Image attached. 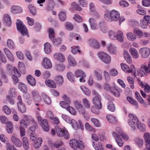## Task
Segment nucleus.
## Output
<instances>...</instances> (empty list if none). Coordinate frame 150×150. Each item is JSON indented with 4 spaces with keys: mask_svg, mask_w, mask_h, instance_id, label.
<instances>
[{
    "mask_svg": "<svg viewBox=\"0 0 150 150\" xmlns=\"http://www.w3.org/2000/svg\"><path fill=\"white\" fill-rule=\"evenodd\" d=\"M74 105L79 112L83 111L85 109L81 101L77 100L74 101Z\"/></svg>",
    "mask_w": 150,
    "mask_h": 150,
    "instance_id": "obj_18",
    "label": "nucleus"
},
{
    "mask_svg": "<svg viewBox=\"0 0 150 150\" xmlns=\"http://www.w3.org/2000/svg\"><path fill=\"white\" fill-rule=\"evenodd\" d=\"M13 74H12V78L13 79V83L16 84L19 81L17 77L20 76L21 74L18 71L17 69L16 68H14L13 69Z\"/></svg>",
    "mask_w": 150,
    "mask_h": 150,
    "instance_id": "obj_19",
    "label": "nucleus"
},
{
    "mask_svg": "<svg viewBox=\"0 0 150 150\" xmlns=\"http://www.w3.org/2000/svg\"><path fill=\"white\" fill-rule=\"evenodd\" d=\"M56 132L58 136L63 137L65 139L69 138V134L67 130L64 127L61 129L58 126H55Z\"/></svg>",
    "mask_w": 150,
    "mask_h": 150,
    "instance_id": "obj_4",
    "label": "nucleus"
},
{
    "mask_svg": "<svg viewBox=\"0 0 150 150\" xmlns=\"http://www.w3.org/2000/svg\"><path fill=\"white\" fill-rule=\"evenodd\" d=\"M8 123L7 124L6 130L8 133L10 134L13 132V125L11 122Z\"/></svg>",
    "mask_w": 150,
    "mask_h": 150,
    "instance_id": "obj_46",
    "label": "nucleus"
},
{
    "mask_svg": "<svg viewBox=\"0 0 150 150\" xmlns=\"http://www.w3.org/2000/svg\"><path fill=\"white\" fill-rule=\"evenodd\" d=\"M58 17L61 21H64L66 20L67 16L65 12L62 11L59 13Z\"/></svg>",
    "mask_w": 150,
    "mask_h": 150,
    "instance_id": "obj_40",
    "label": "nucleus"
},
{
    "mask_svg": "<svg viewBox=\"0 0 150 150\" xmlns=\"http://www.w3.org/2000/svg\"><path fill=\"white\" fill-rule=\"evenodd\" d=\"M8 47L10 49L14 50L15 49L16 46L14 42L11 39H8L7 42Z\"/></svg>",
    "mask_w": 150,
    "mask_h": 150,
    "instance_id": "obj_49",
    "label": "nucleus"
},
{
    "mask_svg": "<svg viewBox=\"0 0 150 150\" xmlns=\"http://www.w3.org/2000/svg\"><path fill=\"white\" fill-rule=\"evenodd\" d=\"M101 109L96 107L94 105L92 106L91 108V112L97 115H98L100 113L99 110Z\"/></svg>",
    "mask_w": 150,
    "mask_h": 150,
    "instance_id": "obj_53",
    "label": "nucleus"
},
{
    "mask_svg": "<svg viewBox=\"0 0 150 150\" xmlns=\"http://www.w3.org/2000/svg\"><path fill=\"white\" fill-rule=\"evenodd\" d=\"M99 28L101 31L104 33H106L108 30V28L106 23L103 21L99 22Z\"/></svg>",
    "mask_w": 150,
    "mask_h": 150,
    "instance_id": "obj_26",
    "label": "nucleus"
},
{
    "mask_svg": "<svg viewBox=\"0 0 150 150\" xmlns=\"http://www.w3.org/2000/svg\"><path fill=\"white\" fill-rule=\"evenodd\" d=\"M106 118L108 121L112 123H116L117 121V119L115 117L112 115L109 114L106 116Z\"/></svg>",
    "mask_w": 150,
    "mask_h": 150,
    "instance_id": "obj_33",
    "label": "nucleus"
},
{
    "mask_svg": "<svg viewBox=\"0 0 150 150\" xmlns=\"http://www.w3.org/2000/svg\"><path fill=\"white\" fill-rule=\"evenodd\" d=\"M69 145L72 148L75 149L78 148L81 149L83 147V145L80 143L77 140L74 139H73L70 141Z\"/></svg>",
    "mask_w": 150,
    "mask_h": 150,
    "instance_id": "obj_11",
    "label": "nucleus"
},
{
    "mask_svg": "<svg viewBox=\"0 0 150 150\" xmlns=\"http://www.w3.org/2000/svg\"><path fill=\"white\" fill-rule=\"evenodd\" d=\"M107 49L109 52L112 54H115L117 52V48L116 46L112 43L108 44L107 45Z\"/></svg>",
    "mask_w": 150,
    "mask_h": 150,
    "instance_id": "obj_20",
    "label": "nucleus"
},
{
    "mask_svg": "<svg viewBox=\"0 0 150 150\" xmlns=\"http://www.w3.org/2000/svg\"><path fill=\"white\" fill-rule=\"evenodd\" d=\"M133 32L136 36H137L138 38H140L143 35V33L142 31L139 29L135 28L133 30Z\"/></svg>",
    "mask_w": 150,
    "mask_h": 150,
    "instance_id": "obj_36",
    "label": "nucleus"
},
{
    "mask_svg": "<svg viewBox=\"0 0 150 150\" xmlns=\"http://www.w3.org/2000/svg\"><path fill=\"white\" fill-rule=\"evenodd\" d=\"M39 122L40 123L42 129L45 131L47 132L50 129L47 121L46 119L42 120V118L40 116H37Z\"/></svg>",
    "mask_w": 150,
    "mask_h": 150,
    "instance_id": "obj_7",
    "label": "nucleus"
},
{
    "mask_svg": "<svg viewBox=\"0 0 150 150\" xmlns=\"http://www.w3.org/2000/svg\"><path fill=\"white\" fill-rule=\"evenodd\" d=\"M18 68L21 73L25 74L26 73L24 63L22 62H19L18 63Z\"/></svg>",
    "mask_w": 150,
    "mask_h": 150,
    "instance_id": "obj_37",
    "label": "nucleus"
},
{
    "mask_svg": "<svg viewBox=\"0 0 150 150\" xmlns=\"http://www.w3.org/2000/svg\"><path fill=\"white\" fill-rule=\"evenodd\" d=\"M140 54L142 58H147L150 55V49L147 47H144L139 50Z\"/></svg>",
    "mask_w": 150,
    "mask_h": 150,
    "instance_id": "obj_8",
    "label": "nucleus"
},
{
    "mask_svg": "<svg viewBox=\"0 0 150 150\" xmlns=\"http://www.w3.org/2000/svg\"><path fill=\"white\" fill-rule=\"evenodd\" d=\"M93 105L99 108H102V105L101 103V99L100 96H96L92 100Z\"/></svg>",
    "mask_w": 150,
    "mask_h": 150,
    "instance_id": "obj_15",
    "label": "nucleus"
},
{
    "mask_svg": "<svg viewBox=\"0 0 150 150\" xmlns=\"http://www.w3.org/2000/svg\"><path fill=\"white\" fill-rule=\"evenodd\" d=\"M73 19L77 23H80L82 22L83 21L82 17L77 14L74 15L73 17Z\"/></svg>",
    "mask_w": 150,
    "mask_h": 150,
    "instance_id": "obj_59",
    "label": "nucleus"
},
{
    "mask_svg": "<svg viewBox=\"0 0 150 150\" xmlns=\"http://www.w3.org/2000/svg\"><path fill=\"white\" fill-rule=\"evenodd\" d=\"M93 146L96 150H103V148L102 144L100 142H98V144H95L94 142H93Z\"/></svg>",
    "mask_w": 150,
    "mask_h": 150,
    "instance_id": "obj_43",
    "label": "nucleus"
},
{
    "mask_svg": "<svg viewBox=\"0 0 150 150\" xmlns=\"http://www.w3.org/2000/svg\"><path fill=\"white\" fill-rule=\"evenodd\" d=\"M30 13L33 15L35 16L37 14L36 10L35 7L31 5H30L28 7Z\"/></svg>",
    "mask_w": 150,
    "mask_h": 150,
    "instance_id": "obj_56",
    "label": "nucleus"
},
{
    "mask_svg": "<svg viewBox=\"0 0 150 150\" xmlns=\"http://www.w3.org/2000/svg\"><path fill=\"white\" fill-rule=\"evenodd\" d=\"M45 83L48 87L55 88L56 87V85L54 82L52 80L46 79L45 81Z\"/></svg>",
    "mask_w": 150,
    "mask_h": 150,
    "instance_id": "obj_34",
    "label": "nucleus"
},
{
    "mask_svg": "<svg viewBox=\"0 0 150 150\" xmlns=\"http://www.w3.org/2000/svg\"><path fill=\"white\" fill-rule=\"evenodd\" d=\"M115 40H117L120 42H123L124 41V36L123 32L120 30L116 31Z\"/></svg>",
    "mask_w": 150,
    "mask_h": 150,
    "instance_id": "obj_23",
    "label": "nucleus"
},
{
    "mask_svg": "<svg viewBox=\"0 0 150 150\" xmlns=\"http://www.w3.org/2000/svg\"><path fill=\"white\" fill-rule=\"evenodd\" d=\"M91 121L94 124L95 126L97 127L100 126L101 124L99 120L95 118H92L91 119Z\"/></svg>",
    "mask_w": 150,
    "mask_h": 150,
    "instance_id": "obj_55",
    "label": "nucleus"
},
{
    "mask_svg": "<svg viewBox=\"0 0 150 150\" xmlns=\"http://www.w3.org/2000/svg\"><path fill=\"white\" fill-rule=\"evenodd\" d=\"M98 55L100 59L104 63L108 64L111 62V57L107 53L100 52L98 53Z\"/></svg>",
    "mask_w": 150,
    "mask_h": 150,
    "instance_id": "obj_5",
    "label": "nucleus"
},
{
    "mask_svg": "<svg viewBox=\"0 0 150 150\" xmlns=\"http://www.w3.org/2000/svg\"><path fill=\"white\" fill-rule=\"evenodd\" d=\"M67 76L68 79L71 82H74L75 81L74 79V75L71 72H69L67 73Z\"/></svg>",
    "mask_w": 150,
    "mask_h": 150,
    "instance_id": "obj_57",
    "label": "nucleus"
},
{
    "mask_svg": "<svg viewBox=\"0 0 150 150\" xmlns=\"http://www.w3.org/2000/svg\"><path fill=\"white\" fill-rule=\"evenodd\" d=\"M0 139L2 142L6 143V144L8 142H9L7 138L4 134H1L0 135Z\"/></svg>",
    "mask_w": 150,
    "mask_h": 150,
    "instance_id": "obj_62",
    "label": "nucleus"
},
{
    "mask_svg": "<svg viewBox=\"0 0 150 150\" xmlns=\"http://www.w3.org/2000/svg\"><path fill=\"white\" fill-rule=\"evenodd\" d=\"M18 88L22 92L26 93L27 91L26 86L24 84L20 83L18 85Z\"/></svg>",
    "mask_w": 150,
    "mask_h": 150,
    "instance_id": "obj_50",
    "label": "nucleus"
},
{
    "mask_svg": "<svg viewBox=\"0 0 150 150\" xmlns=\"http://www.w3.org/2000/svg\"><path fill=\"white\" fill-rule=\"evenodd\" d=\"M66 29L68 30L71 31L73 30L74 28L73 24L70 22H66L64 24Z\"/></svg>",
    "mask_w": 150,
    "mask_h": 150,
    "instance_id": "obj_51",
    "label": "nucleus"
},
{
    "mask_svg": "<svg viewBox=\"0 0 150 150\" xmlns=\"http://www.w3.org/2000/svg\"><path fill=\"white\" fill-rule=\"evenodd\" d=\"M129 53L132 57L137 59L139 57V54L137 50L133 47H131L129 50Z\"/></svg>",
    "mask_w": 150,
    "mask_h": 150,
    "instance_id": "obj_22",
    "label": "nucleus"
},
{
    "mask_svg": "<svg viewBox=\"0 0 150 150\" xmlns=\"http://www.w3.org/2000/svg\"><path fill=\"white\" fill-rule=\"evenodd\" d=\"M67 60L69 64L71 66H74L77 64V63L74 57L71 54L68 55Z\"/></svg>",
    "mask_w": 150,
    "mask_h": 150,
    "instance_id": "obj_28",
    "label": "nucleus"
},
{
    "mask_svg": "<svg viewBox=\"0 0 150 150\" xmlns=\"http://www.w3.org/2000/svg\"><path fill=\"white\" fill-rule=\"evenodd\" d=\"M87 43L90 47L94 49H98L100 47L99 42L96 39L94 38L89 39Z\"/></svg>",
    "mask_w": 150,
    "mask_h": 150,
    "instance_id": "obj_9",
    "label": "nucleus"
},
{
    "mask_svg": "<svg viewBox=\"0 0 150 150\" xmlns=\"http://www.w3.org/2000/svg\"><path fill=\"white\" fill-rule=\"evenodd\" d=\"M74 74L76 77H80L79 81L81 82H85L86 77L85 73L82 70L77 69L75 71Z\"/></svg>",
    "mask_w": 150,
    "mask_h": 150,
    "instance_id": "obj_10",
    "label": "nucleus"
},
{
    "mask_svg": "<svg viewBox=\"0 0 150 150\" xmlns=\"http://www.w3.org/2000/svg\"><path fill=\"white\" fill-rule=\"evenodd\" d=\"M42 67L46 69H50L52 67V64L50 59L47 57H44L42 62Z\"/></svg>",
    "mask_w": 150,
    "mask_h": 150,
    "instance_id": "obj_14",
    "label": "nucleus"
},
{
    "mask_svg": "<svg viewBox=\"0 0 150 150\" xmlns=\"http://www.w3.org/2000/svg\"><path fill=\"white\" fill-rule=\"evenodd\" d=\"M112 135L115 138V141L119 146L120 147L123 146L124 142L120 136L115 132H112Z\"/></svg>",
    "mask_w": 150,
    "mask_h": 150,
    "instance_id": "obj_16",
    "label": "nucleus"
},
{
    "mask_svg": "<svg viewBox=\"0 0 150 150\" xmlns=\"http://www.w3.org/2000/svg\"><path fill=\"white\" fill-rule=\"evenodd\" d=\"M9 95L6 96L7 100L11 105H13L14 101L12 97L15 98L17 96V92L14 88H10L8 92Z\"/></svg>",
    "mask_w": 150,
    "mask_h": 150,
    "instance_id": "obj_6",
    "label": "nucleus"
},
{
    "mask_svg": "<svg viewBox=\"0 0 150 150\" xmlns=\"http://www.w3.org/2000/svg\"><path fill=\"white\" fill-rule=\"evenodd\" d=\"M124 57L127 62L130 64L132 63V57L127 51L124 50L123 52Z\"/></svg>",
    "mask_w": 150,
    "mask_h": 150,
    "instance_id": "obj_30",
    "label": "nucleus"
},
{
    "mask_svg": "<svg viewBox=\"0 0 150 150\" xmlns=\"http://www.w3.org/2000/svg\"><path fill=\"white\" fill-rule=\"evenodd\" d=\"M121 66L122 70L127 73H130L135 71V68L133 65H131L130 66H129L122 63L121 64Z\"/></svg>",
    "mask_w": 150,
    "mask_h": 150,
    "instance_id": "obj_12",
    "label": "nucleus"
},
{
    "mask_svg": "<svg viewBox=\"0 0 150 150\" xmlns=\"http://www.w3.org/2000/svg\"><path fill=\"white\" fill-rule=\"evenodd\" d=\"M54 58L57 61L63 63L65 61L64 56L59 53H56L53 55Z\"/></svg>",
    "mask_w": 150,
    "mask_h": 150,
    "instance_id": "obj_17",
    "label": "nucleus"
},
{
    "mask_svg": "<svg viewBox=\"0 0 150 150\" xmlns=\"http://www.w3.org/2000/svg\"><path fill=\"white\" fill-rule=\"evenodd\" d=\"M4 20L6 24L10 26L11 24V21L10 16L7 14H5L4 17Z\"/></svg>",
    "mask_w": 150,
    "mask_h": 150,
    "instance_id": "obj_42",
    "label": "nucleus"
},
{
    "mask_svg": "<svg viewBox=\"0 0 150 150\" xmlns=\"http://www.w3.org/2000/svg\"><path fill=\"white\" fill-rule=\"evenodd\" d=\"M126 36L127 39L130 41H134L137 39V37L135 35L131 32L127 33L126 34Z\"/></svg>",
    "mask_w": 150,
    "mask_h": 150,
    "instance_id": "obj_35",
    "label": "nucleus"
},
{
    "mask_svg": "<svg viewBox=\"0 0 150 150\" xmlns=\"http://www.w3.org/2000/svg\"><path fill=\"white\" fill-rule=\"evenodd\" d=\"M42 141V139L41 137L38 138V141L35 142L34 144V148L36 149L39 148L41 146Z\"/></svg>",
    "mask_w": 150,
    "mask_h": 150,
    "instance_id": "obj_44",
    "label": "nucleus"
},
{
    "mask_svg": "<svg viewBox=\"0 0 150 150\" xmlns=\"http://www.w3.org/2000/svg\"><path fill=\"white\" fill-rule=\"evenodd\" d=\"M55 80L57 83L61 84L63 82V78L61 75H58L55 77Z\"/></svg>",
    "mask_w": 150,
    "mask_h": 150,
    "instance_id": "obj_54",
    "label": "nucleus"
},
{
    "mask_svg": "<svg viewBox=\"0 0 150 150\" xmlns=\"http://www.w3.org/2000/svg\"><path fill=\"white\" fill-rule=\"evenodd\" d=\"M67 110L72 115H75L76 114L77 112L76 110L72 106H69Z\"/></svg>",
    "mask_w": 150,
    "mask_h": 150,
    "instance_id": "obj_61",
    "label": "nucleus"
},
{
    "mask_svg": "<svg viewBox=\"0 0 150 150\" xmlns=\"http://www.w3.org/2000/svg\"><path fill=\"white\" fill-rule=\"evenodd\" d=\"M71 8L78 11H81L82 10V8L76 2H73L71 3Z\"/></svg>",
    "mask_w": 150,
    "mask_h": 150,
    "instance_id": "obj_39",
    "label": "nucleus"
},
{
    "mask_svg": "<svg viewBox=\"0 0 150 150\" xmlns=\"http://www.w3.org/2000/svg\"><path fill=\"white\" fill-rule=\"evenodd\" d=\"M44 51L47 54H50L52 52V47L51 44L49 42H47L44 44Z\"/></svg>",
    "mask_w": 150,
    "mask_h": 150,
    "instance_id": "obj_24",
    "label": "nucleus"
},
{
    "mask_svg": "<svg viewBox=\"0 0 150 150\" xmlns=\"http://www.w3.org/2000/svg\"><path fill=\"white\" fill-rule=\"evenodd\" d=\"M80 88L83 93L87 96H89L91 94V91L87 88L83 86H80Z\"/></svg>",
    "mask_w": 150,
    "mask_h": 150,
    "instance_id": "obj_45",
    "label": "nucleus"
},
{
    "mask_svg": "<svg viewBox=\"0 0 150 150\" xmlns=\"http://www.w3.org/2000/svg\"><path fill=\"white\" fill-rule=\"evenodd\" d=\"M102 71L99 69H94L93 73L96 79L98 80H101L102 79Z\"/></svg>",
    "mask_w": 150,
    "mask_h": 150,
    "instance_id": "obj_25",
    "label": "nucleus"
},
{
    "mask_svg": "<svg viewBox=\"0 0 150 150\" xmlns=\"http://www.w3.org/2000/svg\"><path fill=\"white\" fill-rule=\"evenodd\" d=\"M16 24L17 30L20 32L22 36L25 35L28 37H29L27 28L20 20L17 19Z\"/></svg>",
    "mask_w": 150,
    "mask_h": 150,
    "instance_id": "obj_3",
    "label": "nucleus"
},
{
    "mask_svg": "<svg viewBox=\"0 0 150 150\" xmlns=\"http://www.w3.org/2000/svg\"><path fill=\"white\" fill-rule=\"evenodd\" d=\"M116 31L110 30L108 31V35L109 38L111 40H115Z\"/></svg>",
    "mask_w": 150,
    "mask_h": 150,
    "instance_id": "obj_48",
    "label": "nucleus"
},
{
    "mask_svg": "<svg viewBox=\"0 0 150 150\" xmlns=\"http://www.w3.org/2000/svg\"><path fill=\"white\" fill-rule=\"evenodd\" d=\"M11 141L13 143L16 147H20L22 145V143L20 140L16 137L13 136L11 137Z\"/></svg>",
    "mask_w": 150,
    "mask_h": 150,
    "instance_id": "obj_21",
    "label": "nucleus"
},
{
    "mask_svg": "<svg viewBox=\"0 0 150 150\" xmlns=\"http://www.w3.org/2000/svg\"><path fill=\"white\" fill-rule=\"evenodd\" d=\"M108 109L111 112H114L115 110V105L113 102L109 101L107 104Z\"/></svg>",
    "mask_w": 150,
    "mask_h": 150,
    "instance_id": "obj_41",
    "label": "nucleus"
},
{
    "mask_svg": "<svg viewBox=\"0 0 150 150\" xmlns=\"http://www.w3.org/2000/svg\"><path fill=\"white\" fill-rule=\"evenodd\" d=\"M144 137L145 142H150V133L149 132H146L144 133Z\"/></svg>",
    "mask_w": 150,
    "mask_h": 150,
    "instance_id": "obj_64",
    "label": "nucleus"
},
{
    "mask_svg": "<svg viewBox=\"0 0 150 150\" xmlns=\"http://www.w3.org/2000/svg\"><path fill=\"white\" fill-rule=\"evenodd\" d=\"M28 83L30 85L34 86L36 84V81L35 79L31 75L28 76L26 78Z\"/></svg>",
    "mask_w": 150,
    "mask_h": 150,
    "instance_id": "obj_32",
    "label": "nucleus"
},
{
    "mask_svg": "<svg viewBox=\"0 0 150 150\" xmlns=\"http://www.w3.org/2000/svg\"><path fill=\"white\" fill-rule=\"evenodd\" d=\"M91 29L93 30H96L99 28L100 26L99 22L98 23L96 20L93 18H91L89 19Z\"/></svg>",
    "mask_w": 150,
    "mask_h": 150,
    "instance_id": "obj_13",
    "label": "nucleus"
},
{
    "mask_svg": "<svg viewBox=\"0 0 150 150\" xmlns=\"http://www.w3.org/2000/svg\"><path fill=\"white\" fill-rule=\"evenodd\" d=\"M82 103L84 108L89 109L91 107V103L88 99L86 98L82 99Z\"/></svg>",
    "mask_w": 150,
    "mask_h": 150,
    "instance_id": "obj_31",
    "label": "nucleus"
},
{
    "mask_svg": "<svg viewBox=\"0 0 150 150\" xmlns=\"http://www.w3.org/2000/svg\"><path fill=\"white\" fill-rule=\"evenodd\" d=\"M127 80L128 83L130 84V87L132 89L134 88V81L133 79L131 77L129 76L127 77Z\"/></svg>",
    "mask_w": 150,
    "mask_h": 150,
    "instance_id": "obj_63",
    "label": "nucleus"
},
{
    "mask_svg": "<svg viewBox=\"0 0 150 150\" xmlns=\"http://www.w3.org/2000/svg\"><path fill=\"white\" fill-rule=\"evenodd\" d=\"M2 110L7 115H9L11 112L10 108L6 105H4L2 107Z\"/></svg>",
    "mask_w": 150,
    "mask_h": 150,
    "instance_id": "obj_60",
    "label": "nucleus"
},
{
    "mask_svg": "<svg viewBox=\"0 0 150 150\" xmlns=\"http://www.w3.org/2000/svg\"><path fill=\"white\" fill-rule=\"evenodd\" d=\"M134 142L139 147H141L143 144V140L139 138H136L134 139Z\"/></svg>",
    "mask_w": 150,
    "mask_h": 150,
    "instance_id": "obj_52",
    "label": "nucleus"
},
{
    "mask_svg": "<svg viewBox=\"0 0 150 150\" xmlns=\"http://www.w3.org/2000/svg\"><path fill=\"white\" fill-rule=\"evenodd\" d=\"M128 116L131 119L128 120V123L132 129L135 130L139 122L138 119L135 115L132 113L129 114Z\"/></svg>",
    "mask_w": 150,
    "mask_h": 150,
    "instance_id": "obj_2",
    "label": "nucleus"
},
{
    "mask_svg": "<svg viewBox=\"0 0 150 150\" xmlns=\"http://www.w3.org/2000/svg\"><path fill=\"white\" fill-rule=\"evenodd\" d=\"M18 107L19 110L22 113H25L26 112V108L25 105L21 103H18Z\"/></svg>",
    "mask_w": 150,
    "mask_h": 150,
    "instance_id": "obj_47",
    "label": "nucleus"
},
{
    "mask_svg": "<svg viewBox=\"0 0 150 150\" xmlns=\"http://www.w3.org/2000/svg\"><path fill=\"white\" fill-rule=\"evenodd\" d=\"M11 11L12 13L15 14L22 12V8L18 6H13L11 7Z\"/></svg>",
    "mask_w": 150,
    "mask_h": 150,
    "instance_id": "obj_27",
    "label": "nucleus"
},
{
    "mask_svg": "<svg viewBox=\"0 0 150 150\" xmlns=\"http://www.w3.org/2000/svg\"><path fill=\"white\" fill-rule=\"evenodd\" d=\"M31 94L33 97L34 98V100L35 102H40L41 101V98L39 96H38L37 97V99L35 98V97L37 96L38 92L34 90H32L31 91Z\"/></svg>",
    "mask_w": 150,
    "mask_h": 150,
    "instance_id": "obj_38",
    "label": "nucleus"
},
{
    "mask_svg": "<svg viewBox=\"0 0 150 150\" xmlns=\"http://www.w3.org/2000/svg\"><path fill=\"white\" fill-rule=\"evenodd\" d=\"M105 19L108 21H117L120 18L119 12L115 10H113L110 12H107L104 15Z\"/></svg>",
    "mask_w": 150,
    "mask_h": 150,
    "instance_id": "obj_1",
    "label": "nucleus"
},
{
    "mask_svg": "<svg viewBox=\"0 0 150 150\" xmlns=\"http://www.w3.org/2000/svg\"><path fill=\"white\" fill-rule=\"evenodd\" d=\"M4 51L8 59L11 61L13 62L14 58L13 55L8 49L7 48H5L4 49Z\"/></svg>",
    "mask_w": 150,
    "mask_h": 150,
    "instance_id": "obj_29",
    "label": "nucleus"
},
{
    "mask_svg": "<svg viewBox=\"0 0 150 150\" xmlns=\"http://www.w3.org/2000/svg\"><path fill=\"white\" fill-rule=\"evenodd\" d=\"M148 25V23L145 20V19H143L140 20V26L142 28H147Z\"/></svg>",
    "mask_w": 150,
    "mask_h": 150,
    "instance_id": "obj_58",
    "label": "nucleus"
}]
</instances>
